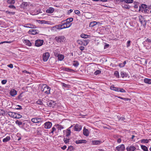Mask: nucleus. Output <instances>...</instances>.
Returning <instances> with one entry per match:
<instances>
[{
  "mask_svg": "<svg viewBox=\"0 0 151 151\" xmlns=\"http://www.w3.org/2000/svg\"><path fill=\"white\" fill-rule=\"evenodd\" d=\"M41 90L42 91L44 92L47 94L50 93V88L45 84H43L41 87Z\"/></svg>",
  "mask_w": 151,
  "mask_h": 151,
  "instance_id": "f257e3e1",
  "label": "nucleus"
},
{
  "mask_svg": "<svg viewBox=\"0 0 151 151\" xmlns=\"http://www.w3.org/2000/svg\"><path fill=\"white\" fill-rule=\"evenodd\" d=\"M73 20V18H70L63 21H64V23L66 26V27L68 28L71 26L72 24L70 22H72Z\"/></svg>",
  "mask_w": 151,
  "mask_h": 151,
  "instance_id": "f03ea898",
  "label": "nucleus"
},
{
  "mask_svg": "<svg viewBox=\"0 0 151 151\" xmlns=\"http://www.w3.org/2000/svg\"><path fill=\"white\" fill-rule=\"evenodd\" d=\"M55 39L57 42L60 43L63 42L65 40V37L63 35L56 37Z\"/></svg>",
  "mask_w": 151,
  "mask_h": 151,
  "instance_id": "7ed1b4c3",
  "label": "nucleus"
},
{
  "mask_svg": "<svg viewBox=\"0 0 151 151\" xmlns=\"http://www.w3.org/2000/svg\"><path fill=\"white\" fill-rule=\"evenodd\" d=\"M48 106L51 108H56L57 106V105L55 101H49L47 104Z\"/></svg>",
  "mask_w": 151,
  "mask_h": 151,
  "instance_id": "20e7f679",
  "label": "nucleus"
},
{
  "mask_svg": "<svg viewBox=\"0 0 151 151\" xmlns=\"http://www.w3.org/2000/svg\"><path fill=\"white\" fill-rule=\"evenodd\" d=\"M50 56V54L48 52L44 53L42 55L43 60L45 62L47 61L49 59Z\"/></svg>",
  "mask_w": 151,
  "mask_h": 151,
  "instance_id": "39448f33",
  "label": "nucleus"
},
{
  "mask_svg": "<svg viewBox=\"0 0 151 151\" xmlns=\"http://www.w3.org/2000/svg\"><path fill=\"white\" fill-rule=\"evenodd\" d=\"M31 121L34 123H38L42 121V119L40 117L33 118L31 119Z\"/></svg>",
  "mask_w": 151,
  "mask_h": 151,
  "instance_id": "423d86ee",
  "label": "nucleus"
},
{
  "mask_svg": "<svg viewBox=\"0 0 151 151\" xmlns=\"http://www.w3.org/2000/svg\"><path fill=\"white\" fill-rule=\"evenodd\" d=\"M43 42L44 41L42 40H37L35 41V45L37 47H40L43 45Z\"/></svg>",
  "mask_w": 151,
  "mask_h": 151,
  "instance_id": "0eeeda50",
  "label": "nucleus"
},
{
  "mask_svg": "<svg viewBox=\"0 0 151 151\" xmlns=\"http://www.w3.org/2000/svg\"><path fill=\"white\" fill-rule=\"evenodd\" d=\"M125 149L124 145L123 144L119 145L116 147V150L117 151H123Z\"/></svg>",
  "mask_w": 151,
  "mask_h": 151,
  "instance_id": "6e6552de",
  "label": "nucleus"
},
{
  "mask_svg": "<svg viewBox=\"0 0 151 151\" xmlns=\"http://www.w3.org/2000/svg\"><path fill=\"white\" fill-rule=\"evenodd\" d=\"M28 33L29 34H31L33 35H35L37 34L38 33L39 31L37 29H31L29 31Z\"/></svg>",
  "mask_w": 151,
  "mask_h": 151,
  "instance_id": "1a4fd4ad",
  "label": "nucleus"
},
{
  "mask_svg": "<svg viewBox=\"0 0 151 151\" xmlns=\"http://www.w3.org/2000/svg\"><path fill=\"white\" fill-rule=\"evenodd\" d=\"M82 126L78 124H76L74 127V130L75 131H80L82 129Z\"/></svg>",
  "mask_w": 151,
  "mask_h": 151,
  "instance_id": "9d476101",
  "label": "nucleus"
},
{
  "mask_svg": "<svg viewBox=\"0 0 151 151\" xmlns=\"http://www.w3.org/2000/svg\"><path fill=\"white\" fill-rule=\"evenodd\" d=\"M72 127V126H71L70 127L68 128L67 130H63V132L64 133L65 132L66 133V137H68L70 135V133H71L70 128H71Z\"/></svg>",
  "mask_w": 151,
  "mask_h": 151,
  "instance_id": "9b49d317",
  "label": "nucleus"
},
{
  "mask_svg": "<svg viewBox=\"0 0 151 151\" xmlns=\"http://www.w3.org/2000/svg\"><path fill=\"white\" fill-rule=\"evenodd\" d=\"M136 147L133 145L128 146L126 148L127 151H134Z\"/></svg>",
  "mask_w": 151,
  "mask_h": 151,
  "instance_id": "f8f14e48",
  "label": "nucleus"
},
{
  "mask_svg": "<svg viewBox=\"0 0 151 151\" xmlns=\"http://www.w3.org/2000/svg\"><path fill=\"white\" fill-rule=\"evenodd\" d=\"M45 127L46 129L50 128L52 126V123L49 122H46L44 124Z\"/></svg>",
  "mask_w": 151,
  "mask_h": 151,
  "instance_id": "ddd939ff",
  "label": "nucleus"
},
{
  "mask_svg": "<svg viewBox=\"0 0 151 151\" xmlns=\"http://www.w3.org/2000/svg\"><path fill=\"white\" fill-rule=\"evenodd\" d=\"M142 144L148 143L150 141H151V139H144L140 140Z\"/></svg>",
  "mask_w": 151,
  "mask_h": 151,
  "instance_id": "4468645a",
  "label": "nucleus"
},
{
  "mask_svg": "<svg viewBox=\"0 0 151 151\" xmlns=\"http://www.w3.org/2000/svg\"><path fill=\"white\" fill-rule=\"evenodd\" d=\"M10 94L12 96H14L17 94V91L14 89L11 90L10 92Z\"/></svg>",
  "mask_w": 151,
  "mask_h": 151,
  "instance_id": "2eb2a0df",
  "label": "nucleus"
},
{
  "mask_svg": "<svg viewBox=\"0 0 151 151\" xmlns=\"http://www.w3.org/2000/svg\"><path fill=\"white\" fill-rule=\"evenodd\" d=\"M28 4L27 2H23L20 5L19 7L21 8L25 9Z\"/></svg>",
  "mask_w": 151,
  "mask_h": 151,
  "instance_id": "dca6fc26",
  "label": "nucleus"
},
{
  "mask_svg": "<svg viewBox=\"0 0 151 151\" xmlns=\"http://www.w3.org/2000/svg\"><path fill=\"white\" fill-rule=\"evenodd\" d=\"M87 141L84 139H81L76 141L75 142L76 144L86 143Z\"/></svg>",
  "mask_w": 151,
  "mask_h": 151,
  "instance_id": "f3484780",
  "label": "nucleus"
},
{
  "mask_svg": "<svg viewBox=\"0 0 151 151\" xmlns=\"http://www.w3.org/2000/svg\"><path fill=\"white\" fill-rule=\"evenodd\" d=\"M55 126L57 129H58V132H59L62 129L64 128V127L62 125L59 124H57L56 125H55Z\"/></svg>",
  "mask_w": 151,
  "mask_h": 151,
  "instance_id": "a211bd4d",
  "label": "nucleus"
},
{
  "mask_svg": "<svg viewBox=\"0 0 151 151\" xmlns=\"http://www.w3.org/2000/svg\"><path fill=\"white\" fill-rule=\"evenodd\" d=\"M54 11V9L53 8L50 7L46 10V12L47 13L51 14Z\"/></svg>",
  "mask_w": 151,
  "mask_h": 151,
  "instance_id": "6ab92c4d",
  "label": "nucleus"
},
{
  "mask_svg": "<svg viewBox=\"0 0 151 151\" xmlns=\"http://www.w3.org/2000/svg\"><path fill=\"white\" fill-rule=\"evenodd\" d=\"M83 134L86 136H87L89 135V131L88 129H86L85 127L83 129Z\"/></svg>",
  "mask_w": 151,
  "mask_h": 151,
  "instance_id": "aec40b11",
  "label": "nucleus"
},
{
  "mask_svg": "<svg viewBox=\"0 0 151 151\" xmlns=\"http://www.w3.org/2000/svg\"><path fill=\"white\" fill-rule=\"evenodd\" d=\"M92 142L93 145H97L100 144L102 142L100 140H94L92 141Z\"/></svg>",
  "mask_w": 151,
  "mask_h": 151,
  "instance_id": "412c9836",
  "label": "nucleus"
},
{
  "mask_svg": "<svg viewBox=\"0 0 151 151\" xmlns=\"http://www.w3.org/2000/svg\"><path fill=\"white\" fill-rule=\"evenodd\" d=\"M24 43L26 45L30 46L31 45V43L30 41L28 40H25L23 41Z\"/></svg>",
  "mask_w": 151,
  "mask_h": 151,
  "instance_id": "4be33fe9",
  "label": "nucleus"
},
{
  "mask_svg": "<svg viewBox=\"0 0 151 151\" xmlns=\"http://www.w3.org/2000/svg\"><path fill=\"white\" fill-rule=\"evenodd\" d=\"M111 89L116 91L119 92V88L115 87L114 85H112L110 87Z\"/></svg>",
  "mask_w": 151,
  "mask_h": 151,
  "instance_id": "5701e85b",
  "label": "nucleus"
},
{
  "mask_svg": "<svg viewBox=\"0 0 151 151\" xmlns=\"http://www.w3.org/2000/svg\"><path fill=\"white\" fill-rule=\"evenodd\" d=\"M97 23V22L96 21H93L91 22L89 24V27H92L96 25Z\"/></svg>",
  "mask_w": 151,
  "mask_h": 151,
  "instance_id": "b1692460",
  "label": "nucleus"
},
{
  "mask_svg": "<svg viewBox=\"0 0 151 151\" xmlns=\"http://www.w3.org/2000/svg\"><path fill=\"white\" fill-rule=\"evenodd\" d=\"M145 83L149 84H151V79L145 78L144 80Z\"/></svg>",
  "mask_w": 151,
  "mask_h": 151,
  "instance_id": "393cba45",
  "label": "nucleus"
},
{
  "mask_svg": "<svg viewBox=\"0 0 151 151\" xmlns=\"http://www.w3.org/2000/svg\"><path fill=\"white\" fill-rule=\"evenodd\" d=\"M73 65L74 67L76 68L78 66L79 63L77 61L74 60L73 63Z\"/></svg>",
  "mask_w": 151,
  "mask_h": 151,
  "instance_id": "a878e982",
  "label": "nucleus"
},
{
  "mask_svg": "<svg viewBox=\"0 0 151 151\" xmlns=\"http://www.w3.org/2000/svg\"><path fill=\"white\" fill-rule=\"evenodd\" d=\"M121 76L122 78L126 77H127V75L126 73L122 71L120 73Z\"/></svg>",
  "mask_w": 151,
  "mask_h": 151,
  "instance_id": "bb28decb",
  "label": "nucleus"
},
{
  "mask_svg": "<svg viewBox=\"0 0 151 151\" xmlns=\"http://www.w3.org/2000/svg\"><path fill=\"white\" fill-rule=\"evenodd\" d=\"M83 45L84 46L87 45L90 42L89 40H83Z\"/></svg>",
  "mask_w": 151,
  "mask_h": 151,
  "instance_id": "cd10ccee",
  "label": "nucleus"
},
{
  "mask_svg": "<svg viewBox=\"0 0 151 151\" xmlns=\"http://www.w3.org/2000/svg\"><path fill=\"white\" fill-rule=\"evenodd\" d=\"M61 24H60V26L61 28H62V29L67 28V27H66V26H65V24H64V21H62L61 22Z\"/></svg>",
  "mask_w": 151,
  "mask_h": 151,
  "instance_id": "c85d7f7f",
  "label": "nucleus"
},
{
  "mask_svg": "<svg viewBox=\"0 0 151 151\" xmlns=\"http://www.w3.org/2000/svg\"><path fill=\"white\" fill-rule=\"evenodd\" d=\"M57 57L58 58V60L60 61L62 60L64 58V56L62 54H59Z\"/></svg>",
  "mask_w": 151,
  "mask_h": 151,
  "instance_id": "c756f323",
  "label": "nucleus"
},
{
  "mask_svg": "<svg viewBox=\"0 0 151 151\" xmlns=\"http://www.w3.org/2000/svg\"><path fill=\"white\" fill-rule=\"evenodd\" d=\"M10 139V137L9 136H7L6 138H4L3 140V142H6L9 141Z\"/></svg>",
  "mask_w": 151,
  "mask_h": 151,
  "instance_id": "7c9ffc66",
  "label": "nucleus"
},
{
  "mask_svg": "<svg viewBox=\"0 0 151 151\" xmlns=\"http://www.w3.org/2000/svg\"><path fill=\"white\" fill-rule=\"evenodd\" d=\"M141 147L144 151H148V148L145 146L142 145H141Z\"/></svg>",
  "mask_w": 151,
  "mask_h": 151,
  "instance_id": "2f4dec72",
  "label": "nucleus"
},
{
  "mask_svg": "<svg viewBox=\"0 0 151 151\" xmlns=\"http://www.w3.org/2000/svg\"><path fill=\"white\" fill-rule=\"evenodd\" d=\"M81 37L82 38L86 39L90 37V36L85 35L84 34H82L81 35Z\"/></svg>",
  "mask_w": 151,
  "mask_h": 151,
  "instance_id": "473e14b6",
  "label": "nucleus"
},
{
  "mask_svg": "<svg viewBox=\"0 0 151 151\" xmlns=\"http://www.w3.org/2000/svg\"><path fill=\"white\" fill-rule=\"evenodd\" d=\"M15 113L14 112H12L9 111L8 112V115L14 118L15 116Z\"/></svg>",
  "mask_w": 151,
  "mask_h": 151,
  "instance_id": "72a5a7b5",
  "label": "nucleus"
},
{
  "mask_svg": "<svg viewBox=\"0 0 151 151\" xmlns=\"http://www.w3.org/2000/svg\"><path fill=\"white\" fill-rule=\"evenodd\" d=\"M52 29L55 28L57 29L60 30L62 29V28H61L60 26V24H59L57 25H56L55 26L52 27Z\"/></svg>",
  "mask_w": 151,
  "mask_h": 151,
  "instance_id": "f704fd0d",
  "label": "nucleus"
},
{
  "mask_svg": "<svg viewBox=\"0 0 151 151\" xmlns=\"http://www.w3.org/2000/svg\"><path fill=\"white\" fill-rule=\"evenodd\" d=\"M15 116L14 117V118L19 119L21 118L22 117V116L21 115L18 113H15Z\"/></svg>",
  "mask_w": 151,
  "mask_h": 151,
  "instance_id": "c9c22d12",
  "label": "nucleus"
},
{
  "mask_svg": "<svg viewBox=\"0 0 151 151\" xmlns=\"http://www.w3.org/2000/svg\"><path fill=\"white\" fill-rule=\"evenodd\" d=\"M35 104L42 105L43 104L42 100L41 99H39L36 102Z\"/></svg>",
  "mask_w": 151,
  "mask_h": 151,
  "instance_id": "e433bc0d",
  "label": "nucleus"
},
{
  "mask_svg": "<svg viewBox=\"0 0 151 151\" xmlns=\"http://www.w3.org/2000/svg\"><path fill=\"white\" fill-rule=\"evenodd\" d=\"M61 85H62V86L63 87L65 88H70V85H68V84H66L64 83H62Z\"/></svg>",
  "mask_w": 151,
  "mask_h": 151,
  "instance_id": "4c0bfd02",
  "label": "nucleus"
},
{
  "mask_svg": "<svg viewBox=\"0 0 151 151\" xmlns=\"http://www.w3.org/2000/svg\"><path fill=\"white\" fill-rule=\"evenodd\" d=\"M5 114V111L2 109H0V116H4Z\"/></svg>",
  "mask_w": 151,
  "mask_h": 151,
  "instance_id": "58836bf2",
  "label": "nucleus"
},
{
  "mask_svg": "<svg viewBox=\"0 0 151 151\" xmlns=\"http://www.w3.org/2000/svg\"><path fill=\"white\" fill-rule=\"evenodd\" d=\"M8 3L11 4H13L15 3L14 0H8L7 1Z\"/></svg>",
  "mask_w": 151,
  "mask_h": 151,
  "instance_id": "ea45409f",
  "label": "nucleus"
},
{
  "mask_svg": "<svg viewBox=\"0 0 151 151\" xmlns=\"http://www.w3.org/2000/svg\"><path fill=\"white\" fill-rule=\"evenodd\" d=\"M63 140L65 144H67L69 142L70 139L67 138H64Z\"/></svg>",
  "mask_w": 151,
  "mask_h": 151,
  "instance_id": "a19ab883",
  "label": "nucleus"
},
{
  "mask_svg": "<svg viewBox=\"0 0 151 151\" xmlns=\"http://www.w3.org/2000/svg\"><path fill=\"white\" fill-rule=\"evenodd\" d=\"M122 6L123 8H125L127 9H129L130 8V6H129L128 5L125 4L122 5Z\"/></svg>",
  "mask_w": 151,
  "mask_h": 151,
  "instance_id": "79ce46f5",
  "label": "nucleus"
},
{
  "mask_svg": "<svg viewBox=\"0 0 151 151\" xmlns=\"http://www.w3.org/2000/svg\"><path fill=\"white\" fill-rule=\"evenodd\" d=\"M118 97L121 99L124 100L125 101H128L130 100V99L129 98H123L120 96H118Z\"/></svg>",
  "mask_w": 151,
  "mask_h": 151,
  "instance_id": "37998d69",
  "label": "nucleus"
},
{
  "mask_svg": "<svg viewBox=\"0 0 151 151\" xmlns=\"http://www.w3.org/2000/svg\"><path fill=\"white\" fill-rule=\"evenodd\" d=\"M27 25H28V28H35L36 27L35 25H34L32 24H27Z\"/></svg>",
  "mask_w": 151,
  "mask_h": 151,
  "instance_id": "c03bdc74",
  "label": "nucleus"
},
{
  "mask_svg": "<svg viewBox=\"0 0 151 151\" xmlns=\"http://www.w3.org/2000/svg\"><path fill=\"white\" fill-rule=\"evenodd\" d=\"M74 148L72 146H70L68 147V150L69 151H72L74 150Z\"/></svg>",
  "mask_w": 151,
  "mask_h": 151,
  "instance_id": "a18cd8bd",
  "label": "nucleus"
},
{
  "mask_svg": "<svg viewBox=\"0 0 151 151\" xmlns=\"http://www.w3.org/2000/svg\"><path fill=\"white\" fill-rule=\"evenodd\" d=\"M56 130V128L54 127H53L51 129V132L50 133V134H52V135L53 134V132H54Z\"/></svg>",
  "mask_w": 151,
  "mask_h": 151,
  "instance_id": "49530a36",
  "label": "nucleus"
},
{
  "mask_svg": "<svg viewBox=\"0 0 151 151\" xmlns=\"http://www.w3.org/2000/svg\"><path fill=\"white\" fill-rule=\"evenodd\" d=\"M14 109L17 110H21L22 109V108L21 106L17 105L16 106Z\"/></svg>",
  "mask_w": 151,
  "mask_h": 151,
  "instance_id": "de8ad7c7",
  "label": "nucleus"
},
{
  "mask_svg": "<svg viewBox=\"0 0 151 151\" xmlns=\"http://www.w3.org/2000/svg\"><path fill=\"white\" fill-rule=\"evenodd\" d=\"M101 71L99 70H97L94 73V74L95 75H98L101 73Z\"/></svg>",
  "mask_w": 151,
  "mask_h": 151,
  "instance_id": "09e8293b",
  "label": "nucleus"
},
{
  "mask_svg": "<svg viewBox=\"0 0 151 151\" xmlns=\"http://www.w3.org/2000/svg\"><path fill=\"white\" fill-rule=\"evenodd\" d=\"M133 0H126L125 2L127 4L132 3L133 2Z\"/></svg>",
  "mask_w": 151,
  "mask_h": 151,
  "instance_id": "8fccbe9b",
  "label": "nucleus"
},
{
  "mask_svg": "<svg viewBox=\"0 0 151 151\" xmlns=\"http://www.w3.org/2000/svg\"><path fill=\"white\" fill-rule=\"evenodd\" d=\"M114 74L115 76L117 78H119V74L118 72L117 71H116L115 72Z\"/></svg>",
  "mask_w": 151,
  "mask_h": 151,
  "instance_id": "3c124183",
  "label": "nucleus"
},
{
  "mask_svg": "<svg viewBox=\"0 0 151 151\" xmlns=\"http://www.w3.org/2000/svg\"><path fill=\"white\" fill-rule=\"evenodd\" d=\"M74 12H75V14H77L78 16H80V12L78 10H75V11H74Z\"/></svg>",
  "mask_w": 151,
  "mask_h": 151,
  "instance_id": "603ef678",
  "label": "nucleus"
},
{
  "mask_svg": "<svg viewBox=\"0 0 151 151\" xmlns=\"http://www.w3.org/2000/svg\"><path fill=\"white\" fill-rule=\"evenodd\" d=\"M37 133L38 135H41L42 134V131L40 129H38L37 131Z\"/></svg>",
  "mask_w": 151,
  "mask_h": 151,
  "instance_id": "864d4df0",
  "label": "nucleus"
},
{
  "mask_svg": "<svg viewBox=\"0 0 151 151\" xmlns=\"http://www.w3.org/2000/svg\"><path fill=\"white\" fill-rule=\"evenodd\" d=\"M16 123L17 124L19 125H21L22 124V122H20L18 120H17L16 122Z\"/></svg>",
  "mask_w": 151,
  "mask_h": 151,
  "instance_id": "5fc2aeb1",
  "label": "nucleus"
},
{
  "mask_svg": "<svg viewBox=\"0 0 151 151\" xmlns=\"http://www.w3.org/2000/svg\"><path fill=\"white\" fill-rule=\"evenodd\" d=\"M131 41L130 40H128L127 43V47H129L130 45Z\"/></svg>",
  "mask_w": 151,
  "mask_h": 151,
  "instance_id": "6e6d98bb",
  "label": "nucleus"
},
{
  "mask_svg": "<svg viewBox=\"0 0 151 151\" xmlns=\"http://www.w3.org/2000/svg\"><path fill=\"white\" fill-rule=\"evenodd\" d=\"M119 92L122 93H125L126 92V91L123 88H119Z\"/></svg>",
  "mask_w": 151,
  "mask_h": 151,
  "instance_id": "4d7b16f0",
  "label": "nucleus"
},
{
  "mask_svg": "<svg viewBox=\"0 0 151 151\" xmlns=\"http://www.w3.org/2000/svg\"><path fill=\"white\" fill-rule=\"evenodd\" d=\"M54 52V55L56 57H57L58 56V55H59L57 52L56 50H55Z\"/></svg>",
  "mask_w": 151,
  "mask_h": 151,
  "instance_id": "13d9d810",
  "label": "nucleus"
},
{
  "mask_svg": "<svg viewBox=\"0 0 151 151\" xmlns=\"http://www.w3.org/2000/svg\"><path fill=\"white\" fill-rule=\"evenodd\" d=\"M7 82V80H3L1 81V83L2 84H5Z\"/></svg>",
  "mask_w": 151,
  "mask_h": 151,
  "instance_id": "bf43d9fd",
  "label": "nucleus"
},
{
  "mask_svg": "<svg viewBox=\"0 0 151 151\" xmlns=\"http://www.w3.org/2000/svg\"><path fill=\"white\" fill-rule=\"evenodd\" d=\"M9 7L12 9H16V7L14 5H10L9 6Z\"/></svg>",
  "mask_w": 151,
  "mask_h": 151,
  "instance_id": "052dcab7",
  "label": "nucleus"
},
{
  "mask_svg": "<svg viewBox=\"0 0 151 151\" xmlns=\"http://www.w3.org/2000/svg\"><path fill=\"white\" fill-rule=\"evenodd\" d=\"M65 70L66 71H74V70L72 69H70L69 68H65Z\"/></svg>",
  "mask_w": 151,
  "mask_h": 151,
  "instance_id": "680f3d73",
  "label": "nucleus"
},
{
  "mask_svg": "<svg viewBox=\"0 0 151 151\" xmlns=\"http://www.w3.org/2000/svg\"><path fill=\"white\" fill-rule=\"evenodd\" d=\"M7 67L10 68H12L13 67V66L12 64H10L7 65Z\"/></svg>",
  "mask_w": 151,
  "mask_h": 151,
  "instance_id": "e2e57ef3",
  "label": "nucleus"
},
{
  "mask_svg": "<svg viewBox=\"0 0 151 151\" xmlns=\"http://www.w3.org/2000/svg\"><path fill=\"white\" fill-rule=\"evenodd\" d=\"M119 66L121 68L123 67L124 66V65L123 64V63H120L119 64Z\"/></svg>",
  "mask_w": 151,
  "mask_h": 151,
  "instance_id": "0e129e2a",
  "label": "nucleus"
},
{
  "mask_svg": "<svg viewBox=\"0 0 151 151\" xmlns=\"http://www.w3.org/2000/svg\"><path fill=\"white\" fill-rule=\"evenodd\" d=\"M85 47L83 46H81L79 47V49L81 51L84 50Z\"/></svg>",
  "mask_w": 151,
  "mask_h": 151,
  "instance_id": "69168bd1",
  "label": "nucleus"
},
{
  "mask_svg": "<svg viewBox=\"0 0 151 151\" xmlns=\"http://www.w3.org/2000/svg\"><path fill=\"white\" fill-rule=\"evenodd\" d=\"M73 12V10L72 9H70V10H68V14H69L70 13L72 12Z\"/></svg>",
  "mask_w": 151,
  "mask_h": 151,
  "instance_id": "338daca9",
  "label": "nucleus"
},
{
  "mask_svg": "<svg viewBox=\"0 0 151 151\" xmlns=\"http://www.w3.org/2000/svg\"><path fill=\"white\" fill-rule=\"evenodd\" d=\"M145 42H148L149 43H151V40L150 39L148 38L146 40Z\"/></svg>",
  "mask_w": 151,
  "mask_h": 151,
  "instance_id": "774afa93",
  "label": "nucleus"
}]
</instances>
